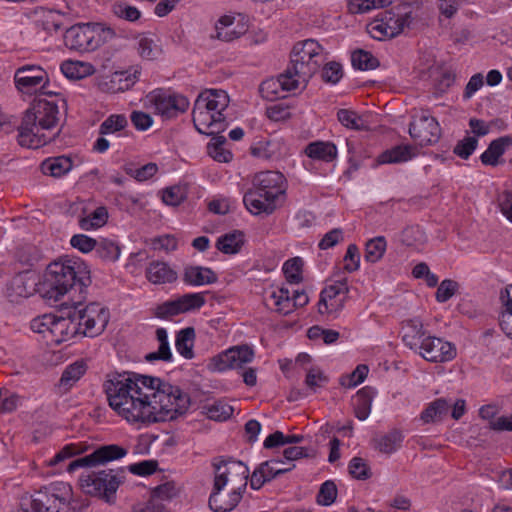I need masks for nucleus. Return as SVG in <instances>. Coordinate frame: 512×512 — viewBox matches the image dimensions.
<instances>
[{"label": "nucleus", "mask_w": 512, "mask_h": 512, "mask_svg": "<svg viewBox=\"0 0 512 512\" xmlns=\"http://www.w3.org/2000/svg\"><path fill=\"white\" fill-rule=\"evenodd\" d=\"M216 273L208 267L186 266L183 272V281L191 286H202L217 282Z\"/></svg>", "instance_id": "obj_27"}, {"label": "nucleus", "mask_w": 512, "mask_h": 512, "mask_svg": "<svg viewBox=\"0 0 512 512\" xmlns=\"http://www.w3.org/2000/svg\"><path fill=\"white\" fill-rule=\"evenodd\" d=\"M103 386L109 406L130 423L172 421L190 406L187 393L158 377L114 373L108 375Z\"/></svg>", "instance_id": "obj_1"}, {"label": "nucleus", "mask_w": 512, "mask_h": 512, "mask_svg": "<svg viewBox=\"0 0 512 512\" xmlns=\"http://www.w3.org/2000/svg\"><path fill=\"white\" fill-rule=\"evenodd\" d=\"M205 303V293H187L157 305L153 313L157 318L169 319L179 314L199 310Z\"/></svg>", "instance_id": "obj_8"}, {"label": "nucleus", "mask_w": 512, "mask_h": 512, "mask_svg": "<svg viewBox=\"0 0 512 512\" xmlns=\"http://www.w3.org/2000/svg\"><path fill=\"white\" fill-rule=\"evenodd\" d=\"M139 75L140 69L134 67L130 71L115 72L112 76L111 82H118L119 86L115 89L116 91H125L135 84Z\"/></svg>", "instance_id": "obj_52"}, {"label": "nucleus", "mask_w": 512, "mask_h": 512, "mask_svg": "<svg viewBox=\"0 0 512 512\" xmlns=\"http://www.w3.org/2000/svg\"><path fill=\"white\" fill-rule=\"evenodd\" d=\"M36 276L26 270L16 274L6 286V296L10 302L19 303L32 296L36 291Z\"/></svg>", "instance_id": "obj_19"}, {"label": "nucleus", "mask_w": 512, "mask_h": 512, "mask_svg": "<svg viewBox=\"0 0 512 512\" xmlns=\"http://www.w3.org/2000/svg\"><path fill=\"white\" fill-rule=\"evenodd\" d=\"M368 366L364 364L358 365L355 370L346 376H342L340 379V383L342 386L352 388L362 383L368 374Z\"/></svg>", "instance_id": "obj_58"}, {"label": "nucleus", "mask_w": 512, "mask_h": 512, "mask_svg": "<svg viewBox=\"0 0 512 512\" xmlns=\"http://www.w3.org/2000/svg\"><path fill=\"white\" fill-rule=\"evenodd\" d=\"M193 123L199 133L219 134L226 128L225 116H219L203 106V101H195L192 111Z\"/></svg>", "instance_id": "obj_16"}, {"label": "nucleus", "mask_w": 512, "mask_h": 512, "mask_svg": "<svg viewBox=\"0 0 512 512\" xmlns=\"http://www.w3.org/2000/svg\"><path fill=\"white\" fill-rule=\"evenodd\" d=\"M86 371L87 364L84 360L75 361L74 363L68 365L63 371L59 380V386L64 387L66 391L69 390L76 382L81 379Z\"/></svg>", "instance_id": "obj_39"}, {"label": "nucleus", "mask_w": 512, "mask_h": 512, "mask_svg": "<svg viewBox=\"0 0 512 512\" xmlns=\"http://www.w3.org/2000/svg\"><path fill=\"white\" fill-rule=\"evenodd\" d=\"M278 464H284V462L282 460L273 459L261 463L251 475L250 487L254 490H259L265 483L279 475L291 471L295 467L294 464H290L287 469H277Z\"/></svg>", "instance_id": "obj_23"}, {"label": "nucleus", "mask_w": 512, "mask_h": 512, "mask_svg": "<svg viewBox=\"0 0 512 512\" xmlns=\"http://www.w3.org/2000/svg\"><path fill=\"white\" fill-rule=\"evenodd\" d=\"M284 176L280 172L266 171L258 174L254 180L252 189L263 193L264 196L277 199L284 194Z\"/></svg>", "instance_id": "obj_22"}, {"label": "nucleus", "mask_w": 512, "mask_h": 512, "mask_svg": "<svg viewBox=\"0 0 512 512\" xmlns=\"http://www.w3.org/2000/svg\"><path fill=\"white\" fill-rule=\"evenodd\" d=\"M244 245V233L235 230L218 238L216 247L224 254H236Z\"/></svg>", "instance_id": "obj_37"}, {"label": "nucleus", "mask_w": 512, "mask_h": 512, "mask_svg": "<svg viewBox=\"0 0 512 512\" xmlns=\"http://www.w3.org/2000/svg\"><path fill=\"white\" fill-rule=\"evenodd\" d=\"M449 407L450 405L445 399H436L421 413V419L425 423L439 421L447 415Z\"/></svg>", "instance_id": "obj_44"}, {"label": "nucleus", "mask_w": 512, "mask_h": 512, "mask_svg": "<svg viewBox=\"0 0 512 512\" xmlns=\"http://www.w3.org/2000/svg\"><path fill=\"white\" fill-rule=\"evenodd\" d=\"M127 450L116 444L103 445L91 454L75 459L67 465V472L72 473L82 467L103 465L126 456Z\"/></svg>", "instance_id": "obj_9"}, {"label": "nucleus", "mask_w": 512, "mask_h": 512, "mask_svg": "<svg viewBox=\"0 0 512 512\" xmlns=\"http://www.w3.org/2000/svg\"><path fill=\"white\" fill-rule=\"evenodd\" d=\"M283 272L287 281L291 284H298L302 281V260L299 257L289 259L284 263Z\"/></svg>", "instance_id": "obj_54"}, {"label": "nucleus", "mask_w": 512, "mask_h": 512, "mask_svg": "<svg viewBox=\"0 0 512 512\" xmlns=\"http://www.w3.org/2000/svg\"><path fill=\"white\" fill-rule=\"evenodd\" d=\"M123 478V469H108L93 471L86 476H82L80 481L81 487L86 493L99 496L106 502L111 503Z\"/></svg>", "instance_id": "obj_5"}, {"label": "nucleus", "mask_w": 512, "mask_h": 512, "mask_svg": "<svg viewBox=\"0 0 512 512\" xmlns=\"http://www.w3.org/2000/svg\"><path fill=\"white\" fill-rule=\"evenodd\" d=\"M91 32L93 33V40L96 42L95 49L115 37L114 30L101 23L91 24Z\"/></svg>", "instance_id": "obj_60"}, {"label": "nucleus", "mask_w": 512, "mask_h": 512, "mask_svg": "<svg viewBox=\"0 0 512 512\" xmlns=\"http://www.w3.org/2000/svg\"><path fill=\"white\" fill-rule=\"evenodd\" d=\"M149 101L154 105L157 113L166 118L176 117L185 112L189 107L187 98L170 95L162 90H156L149 94Z\"/></svg>", "instance_id": "obj_17"}, {"label": "nucleus", "mask_w": 512, "mask_h": 512, "mask_svg": "<svg viewBox=\"0 0 512 512\" xmlns=\"http://www.w3.org/2000/svg\"><path fill=\"white\" fill-rule=\"evenodd\" d=\"M146 277L153 284H165L174 282L177 273L167 263L154 261L147 267Z\"/></svg>", "instance_id": "obj_30"}, {"label": "nucleus", "mask_w": 512, "mask_h": 512, "mask_svg": "<svg viewBox=\"0 0 512 512\" xmlns=\"http://www.w3.org/2000/svg\"><path fill=\"white\" fill-rule=\"evenodd\" d=\"M65 45L80 52L95 50L96 42L93 40L91 24H78L66 30L64 35Z\"/></svg>", "instance_id": "obj_21"}, {"label": "nucleus", "mask_w": 512, "mask_h": 512, "mask_svg": "<svg viewBox=\"0 0 512 512\" xmlns=\"http://www.w3.org/2000/svg\"><path fill=\"white\" fill-rule=\"evenodd\" d=\"M373 391L370 387H364L359 390L354 399L355 416L363 421L366 420L371 412Z\"/></svg>", "instance_id": "obj_41"}, {"label": "nucleus", "mask_w": 512, "mask_h": 512, "mask_svg": "<svg viewBox=\"0 0 512 512\" xmlns=\"http://www.w3.org/2000/svg\"><path fill=\"white\" fill-rule=\"evenodd\" d=\"M60 69L68 79H82L94 72V68L91 64L72 60L64 61Z\"/></svg>", "instance_id": "obj_42"}, {"label": "nucleus", "mask_w": 512, "mask_h": 512, "mask_svg": "<svg viewBox=\"0 0 512 512\" xmlns=\"http://www.w3.org/2000/svg\"><path fill=\"white\" fill-rule=\"evenodd\" d=\"M14 81L20 92L30 94L37 91L38 88L44 90L49 79L47 72L42 67L24 65L16 70Z\"/></svg>", "instance_id": "obj_15"}, {"label": "nucleus", "mask_w": 512, "mask_h": 512, "mask_svg": "<svg viewBox=\"0 0 512 512\" xmlns=\"http://www.w3.org/2000/svg\"><path fill=\"white\" fill-rule=\"evenodd\" d=\"M419 354L429 362L443 363L456 357V347L442 338L427 336L422 339Z\"/></svg>", "instance_id": "obj_12"}, {"label": "nucleus", "mask_w": 512, "mask_h": 512, "mask_svg": "<svg viewBox=\"0 0 512 512\" xmlns=\"http://www.w3.org/2000/svg\"><path fill=\"white\" fill-rule=\"evenodd\" d=\"M127 126L128 121L125 115L112 114L101 123L99 133L101 135L112 134L123 130Z\"/></svg>", "instance_id": "obj_51"}, {"label": "nucleus", "mask_w": 512, "mask_h": 512, "mask_svg": "<svg viewBox=\"0 0 512 512\" xmlns=\"http://www.w3.org/2000/svg\"><path fill=\"white\" fill-rule=\"evenodd\" d=\"M386 240L383 236L370 239L365 247V260L371 263L378 262L386 251Z\"/></svg>", "instance_id": "obj_48"}, {"label": "nucleus", "mask_w": 512, "mask_h": 512, "mask_svg": "<svg viewBox=\"0 0 512 512\" xmlns=\"http://www.w3.org/2000/svg\"><path fill=\"white\" fill-rule=\"evenodd\" d=\"M322 46L313 39L297 43L292 51L288 73H292L305 86L318 70Z\"/></svg>", "instance_id": "obj_4"}, {"label": "nucleus", "mask_w": 512, "mask_h": 512, "mask_svg": "<svg viewBox=\"0 0 512 512\" xmlns=\"http://www.w3.org/2000/svg\"><path fill=\"white\" fill-rule=\"evenodd\" d=\"M352 65L354 68L365 71L373 70L379 66V61L370 52L358 50L353 52L351 56Z\"/></svg>", "instance_id": "obj_50"}, {"label": "nucleus", "mask_w": 512, "mask_h": 512, "mask_svg": "<svg viewBox=\"0 0 512 512\" xmlns=\"http://www.w3.org/2000/svg\"><path fill=\"white\" fill-rule=\"evenodd\" d=\"M186 199L185 188L175 185L166 188L162 194V200L165 204L178 206Z\"/></svg>", "instance_id": "obj_59"}, {"label": "nucleus", "mask_w": 512, "mask_h": 512, "mask_svg": "<svg viewBox=\"0 0 512 512\" xmlns=\"http://www.w3.org/2000/svg\"><path fill=\"white\" fill-rule=\"evenodd\" d=\"M459 288V284L451 279L443 280L437 288L435 297L440 303L448 301L454 296Z\"/></svg>", "instance_id": "obj_62"}, {"label": "nucleus", "mask_w": 512, "mask_h": 512, "mask_svg": "<svg viewBox=\"0 0 512 512\" xmlns=\"http://www.w3.org/2000/svg\"><path fill=\"white\" fill-rule=\"evenodd\" d=\"M402 329V340L410 349H416L419 346V340L426 334L424 325L418 318L404 321Z\"/></svg>", "instance_id": "obj_32"}, {"label": "nucleus", "mask_w": 512, "mask_h": 512, "mask_svg": "<svg viewBox=\"0 0 512 512\" xmlns=\"http://www.w3.org/2000/svg\"><path fill=\"white\" fill-rule=\"evenodd\" d=\"M138 53L146 60H154L162 53L160 46L151 38L142 37L138 41Z\"/></svg>", "instance_id": "obj_53"}, {"label": "nucleus", "mask_w": 512, "mask_h": 512, "mask_svg": "<svg viewBox=\"0 0 512 512\" xmlns=\"http://www.w3.org/2000/svg\"><path fill=\"white\" fill-rule=\"evenodd\" d=\"M225 482L214 481L213 489L209 497V507L214 512H230L237 507L245 491L231 488V491L224 490Z\"/></svg>", "instance_id": "obj_18"}, {"label": "nucleus", "mask_w": 512, "mask_h": 512, "mask_svg": "<svg viewBox=\"0 0 512 512\" xmlns=\"http://www.w3.org/2000/svg\"><path fill=\"white\" fill-rule=\"evenodd\" d=\"M233 407L224 401H216L207 408V415L210 419L224 421L233 414Z\"/></svg>", "instance_id": "obj_55"}, {"label": "nucleus", "mask_w": 512, "mask_h": 512, "mask_svg": "<svg viewBox=\"0 0 512 512\" xmlns=\"http://www.w3.org/2000/svg\"><path fill=\"white\" fill-rule=\"evenodd\" d=\"M213 467L215 469L214 481L225 482L237 490L246 491L249 478V469L241 461L234 460H214Z\"/></svg>", "instance_id": "obj_7"}, {"label": "nucleus", "mask_w": 512, "mask_h": 512, "mask_svg": "<svg viewBox=\"0 0 512 512\" xmlns=\"http://www.w3.org/2000/svg\"><path fill=\"white\" fill-rule=\"evenodd\" d=\"M500 299L503 310L500 314L499 324L502 331L512 339V284L501 292Z\"/></svg>", "instance_id": "obj_35"}, {"label": "nucleus", "mask_w": 512, "mask_h": 512, "mask_svg": "<svg viewBox=\"0 0 512 512\" xmlns=\"http://www.w3.org/2000/svg\"><path fill=\"white\" fill-rule=\"evenodd\" d=\"M90 284L87 264L79 257L63 256L48 265L40 291L45 299L57 302L72 292H78L77 299L85 298Z\"/></svg>", "instance_id": "obj_2"}, {"label": "nucleus", "mask_w": 512, "mask_h": 512, "mask_svg": "<svg viewBox=\"0 0 512 512\" xmlns=\"http://www.w3.org/2000/svg\"><path fill=\"white\" fill-rule=\"evenodd\" d=\"M510 147H512V136L505 135L493 140L480 156L482 164L497 166L499 158Z\"/></svg>", "instance_id": "obj_29"}, {"label": "nucleus", "mask_w": 512, "mask_h": 512, "mask_svg": "<svg viewBox=\"0 0 512 512\" xmlns=\"http://www.w3.org/2000/svg\"><path fill=\"white\" fill-rule=\"evenodd\" d=\"M409 134L421 146L432 145L439 141L441 128L434 117L423 112L410 123Z\"/></svg>", "instance_id": "obj_14"}, {"label": "nucleus", "mask_w": 512, "mask_h": 512, "mask_svg": "<svg viewBox=\"0 0 512 512\" xmlns=\"http://www.w3.org/2000/svg\"><path fill=\"white\" fill-rule=\"evenodd\" d=\"M338 121L346 128L366 131L369 129L367 122L361 115L350 109H339L337 112Z\"/></svg>", "instance_id": "obj_43"}, {"label": "nucleus", "mask_w": 512, "mask_h": 512, "mask_svg": "<svg viewBox=\"0 0 512 512\" xmlns=\"http://www.w3.org/2000/svg\"><path fill=\"white\" fill-rule=\"evenodd\" d=\"M107 220L108 211L104 206H100L96 208L90 215L82 217L79 220V226L83 230H91L104 226Z\"/></svg>", "instance_id": "obj_46"}, {"label": "nucleus", "mask_w": 512, "mask_h": 512, "mask_svg": "<svg viewBox=\"0 0 512 512\" xmlns=\"http://www.w3.org/2000/svg\"><path fill=\"white\" fill-rule=\"evenodd\" d=\"M337 498V487L332 480L325 481L317 494V503L322 506L332 505Z\"/></svg>", "instance_id": "obj_56"}, {"label": "nucleus", "mask_w": 512, "mask_h": 512, "mask_svg": "<svg viewBox=\"0 0 512 512\" xmlns=\"http://www.w3.org/2000/svg\"><path fill=\"white\" fill-rule=\"evenodd\" d=\"M243 202L246 208L254 215H270L277 208L276 200L270 199L254 189H250L245 193Z\"/></svg>", "instance_id": "obj_25"}, {"label": "nucleus", "mask_w": 512, "mask_h": 512, "mask_svg": "<svg viewBox=\"0 0 512 512\" xmlns=\"http://www.w3.org/2000/svg\"><path fill=\"white\" fill-rule=\"evenodd\" d=\"M194 340L195 329L193 327L181 329L176 334L175 348L185 359H192L194 357Z\"/></svg>", "instance_id": "obj_38"}, {"label": "nucleus", "mask_w": 512, "mask_h": 512, "mask_svg": "<svg viewBox=\"0 0 512 512\" xmlns=\"http://www.w3.org/2000/svg\"><path fill=\"white\" fill-rule=\"evenodd\" d=\"M48 324H50V336L57 344L68 341L77 335H81L74 305H72L71 308L63 309L62 315L59 317L53 315V321L48 322Z\"/></svg>", "instance_id": "obj_11"}, {"label": "nucleus", "mask_w": 512, "mask_h": 512, "mask_svg": "<svg viewBox=\"0 0 512 512\" xmlns=\"http://www.w3.org/2000/svg\"><path fill=\"white\" fill-rule=\"evenodd\" d=\"M73 167V162L70 157L57 156L49 158L42 162L41 170L45 175H50L59 178L67 174Z\"/></svg>", "instance_id": "obj_33"}, {"label": "nucleus", "mask_w": 512, "mask_h": 512, "mask_svg": "<svg viewBox=\"0 0 512 512\" xmlns=\"http://www.w3.org/2000/svg\"><path fill=\"white\" fill-rule=\"evenodd\" d=\"M270 298L274 301L276 311L287 315L293 311V304L288 288L281 287L272 291Z\"/></svg>", "instance_id": "obj_47"}, {"label": "nucleus", "mask_w": 512, "mask_h": 512, "mask_svg": "<svg viewBox=\"0 0 512 512\" xmlns=\"http://www.w3.org/2000/svg\"><path fill=\"white\" fill-rule=\"evenodd\" d=\"M125 171L128 175L134 177L137 181H146L157 173L158 166L156 163L150 162L140 168H126Z\"/></svg>", "instance_id": "obj_63"}, {"label": "nucleus", "mask_w": 512, "mask_h": 512, "mask_svg": "<svg viewBox=\"0 0 512 512\" xmlns=\"http://www.w3.org/2000/svg\"><path fill=\"white\" fill-rule=\"evenodd\" d=\"M84 299L85 298H71L72 305L76 308L81 335L96 337L105 330L110 319V313L106 307L94 302L80 309L79 307Z\"/></svg>", "instance_id": "obj_6"}, {"label": "nucleus", "mask_w": 512, "mask_h": 512, "mask_svg": "<svg viewBox=\"0 0 512 512\" xmlns=\"http://www.w3.org/2000/svg\"><path fill=\"white\" fill-rule=\"evenodd\" d=\"M89 446L84 442L71 443L65 445L58 451L53 458L48 461L49 466H57L61 462L70 459L76 455H80L88 450Z\"/></svg>", "instance_id": "obj_45"}, {"label": "nucleus", "mask_w": 512, "mask_h": 512, "mask_svg": "<svg viewBox=\"0 0 512 512\" xmlns=\"http://www.w3.org/2000/svg\"><path fill=\"white\" fill-rule=\"evenodd\" d=\"M417 153L418 150L413 145H396L383 151L377 161L380 164H399L413 159Z\"/></svg>", "instance_id": "obj_26"}, {"label": "nucleus", "mask_w": 512, "mask_h": 512, "mask_svg": "<svg viewBox=\"0 0 512 512\" xmlns=\"http://www.w3.org/2000/svg\"><path fill=\"white\" fill-rule=\"evenodd\" d=\"M301 80L297 79L292 73H288V69L277 78H269L263 81L259 91L262 97L268 101H275L285 98L287 93L297 89Z\"/></svg>", "instance_id": "obj_13"}, {"label": "nucleus", "mask_w": 512, "mask_h": 512, "mask_svg": "<svg viewBox=\"0 0 512 512\" xmlns=\"http://www.w3.org/2000/svg\"><path fill=\"white\" fill-rule=\"evenodd\" d=\"M328 382V377L319 368H310L305 377V384L312 392L323 387Z\"/></svg>", "instance_id": "obj_57"}, {"label": "nucleus", "mask_w": 512, "mask_h": 512, "mask_svg": "<svg viewBox=\"0 0 512 512\" xmlns=\"http://www.w3.org/2000/svg\"><path fill=\"white\" fill-rule=\"evenodd\" d=\"M196 101H203V106L213 113L224 116L222 112L228 107L229 96L224 90L211 89L200 93Z\"/></svg>", "instance_id": "obj_28"}, {"label": "nucleus", "mask_w": 512, "mask_h": 512, "mask_svg": "<svg viewBox=\"0 0 512 512\" xmlns=\"http://www.w3.org/2000/svg\"><path fill=\"white\" fill-rule=\"evenodd\" d=\"M477 145V138L468 136L458 141V143L454 147L453 152L462 159H468L477 148Z\"/></svg>", "instance_id": "obj_64"}, {"label": "nucleus", "mask_w": 512, "mask_h": 512, "mask_svg": "<svg viewBox=\"0 0 512 512\" xmlns=\"http://www.w3.org/2000/svg\"><path fill=\"white\" fill-rule=\"evenodd\" d=\"M156 339L159 342V348L155 352H151L145 356V359L149 362L155 360H161L169 362L172 360V352L168 341V333L165 328H158L155 332Z\"/></svg>", "instance_id": "obj_40"}, {"label": "nucleus", "mask_w": 512, "mask_h": 512, "mask_svg": "<svg viewBox=\"0 0 512 512\" xmlns=\"http://www.w3.org/2000/svg\"><path fill=\"white\" fill-rule=\"evenodd\" d=\"M60 110L53 101L39 99L26 110L18 128L17 141L20 146L37 149L50 143L55 135L51 132L58 126Z\"/></svg>", "instance_id": "obj_3"}, {"label": "nucleus", "mask_w": 512, "mask_h": 512, "mask_svg": "<svg viewBox=\"0 0 512 512\" xmlns=\"http://www.w3.org/2000/svg\"><path fill=\"white\" fill-rule=\"evenodd\" d=\"M349 288L347 280L337 281L322 290L318 302V312L331 315L334 318L342 311Z\"/></svg>", "instance_id": "obj_10"}, {"label": "nucleus", "mask_w": 512, "mask_h": 512, "mask_svg": "<svg viewBox=\"0 0 512 512\" xmlns=\"http://www.w3.org/2000/svg\"><path fill=\"white\" fill-rule=\"evenodd\" d=\"M402 441L403 435L397 429H393L387 434L377 436L372 440L374 448L384 454L395 452L400 447Z\"/></svg>", "instance_id": "obj_34"}, {"label": "nucleus", "mask_w": 512, "mask_h": 512, "mask_svg": "<svg viewBox=\"0 0 512 512\" xmlns=\"http://www.w3.org/2000/svg\"><path fill=\"white\" fill-rule=\"evenodd\" d=\"M95 251L99 258L109 262L116 261L121 252L119 245L108 239H101L100 241H97Z\"/></svg>", "instance_id": "obj_49"}, {"label": "nucleus", "mask_w": 512, "mask_h": 512, "mask_svg": "<svg viewBox=\"0 0 512 512\" xmlns=\"http://www.w3.org/2000/svg\"><path fill=\"white\" fill-rule=\"evenodd\" d=\"M349 473L358 480H366L371 476L370 468L361 457H354L349 463Z\"/></svg>", "instance_id": "obj_61"}, {"label": "nucleus", "mask_w": 512, "mask_h": 512, "mask_svg": "<svg viewBox=\"0 0 512 512\" xmlns=\"http://www.w3.org/2000/svg\"><path fill=\"white\" fill-rule=\"evenodd\" d=\"M254 358V351L248 345L235 346L219 354L215 360L216 369L225 371L227 369H241Z\"/></svg>", "instance_id": "obj_20"}, {"label": "nucleus", "mask_w": 512, "mask_h": 512, "mask_svg": "<svg viewBox=\"0 0 512 512\" xmlns=\"http://www.w3.org/2000/svg\"><path fill=\"white\" fill-rule=\"evenodd\" d=\"M215 34L212 39H218L224 42H230L240 38L245 32L244 25L235 22V17L230 15L221 16L215 23Z\"/></svg>", "instance_id": "obj_24"}, {"label": "nucleus", "mask_w": 512, "mask_h": 512, "mask_svg": "<svg viewBox=\"0 0 512 512\" xmlns=\"http://www.w3.org/2000/svg\"><path fill=\"white\" fill-rule=\"evenodd\" d=\"M305 153L309 158L331 162L337 156V148L331 142L316 141L307 145Z\"/></svg>", "instance_id": "obj_36"}, {"label": "nucleus", "mask_w": 512, "mask_h": 512, "mask_svg": "<svg viewBox=\"0 0 512 512\" xmlns=\"http://www.w3.org/2000/svg\"><path fill=\"white\" fill-rule=\"evenodd\" d=\"M386 27L390 32V38H394L403 32L405 27H408L411 22V13L395 12L394 10H386L381 13Z\"/></svg>", "instance_id": "obj_31"}]
</instances>
